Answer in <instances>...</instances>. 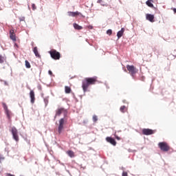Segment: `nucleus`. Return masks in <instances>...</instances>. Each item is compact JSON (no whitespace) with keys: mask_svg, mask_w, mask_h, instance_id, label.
Masks as SVG:
<instances>
[{"mask_svg":"<svg viewBox=\"0 0 176 176\" xmlns=\"http://www.w3.org/2000/svg\"><path fill=\"white\" fill-rule=\"evenodd\" d=\"M64 112H66V110L65 109L63 108V107H60V108H58V109H56V115H55V118H57V116H60L61 115V113H64Z\"/></svg>","mask_w":176,"mask_h":176,"instance_id":"nucleus-9","label":"nucleus"},{"mask_svg":"<svg viewBox=\"0 0 176 176\" xmlns=\"http://www.w3.org/2000/svg\"><path fill=\"white\" fill-rule=\"evenodd\" d=\"M84 91H86V89H84Z\"/></svg>","mask_w":176,"mask_h":176,"instance_id":"nucleus-38","label":"nucleus"},{"mask_svg":"<svg viewBox=\"0 0 176 176\" xmlns=\"http://www.w3.org/2000/svg\"><path fill=\"white\" fill-rule=\"evenodd\" d=\"M146 19L151 23H155V15L153 14H146Z\"/></svg>","mask_w":176,"mask_h":176,"instance_id":"nucleus-11","label":"nucleus"},{"mask_svg":"<svg viewBox=\"0 0 176 176\" xmlns=\"http://www.w3.org/2000/svg\"><path fill=\"white\" fill-rule=\"evenodd\" d=\"M67 154L68 156H69V157H75V153H74L72 151H67Z\"/></svg>","mask_w":176,"mask_h":176,"instance_id":"nucleus-18","label":"nucleus"},{"mask_svg":"<svg viewBox=\"0 0 176 176\" xmlns=\"http://www.w3.org/2000/svg\"><path fill=\"white\" fill-rule=\"evenodd\" d=\"M33 52H34L36 57H37L38 58H41V54H39V52H38V47H34Z\"/></svg>","mask_w":176,"mask_h":176,"instance_id":"nucleus-16","label":"nucleus"},{"mask_svg":"<svg viewBox=\"0 0 176 176\" xmlns=\"http://www.w3.org/2000/svg\"><path fill=\"white\" fill-rule=\"evenodd\" d=\"M106 141H107V142H109L113 146H116V140H115V139H113V138L107 137Z\"/></svg>","mask_w":176,"mask_h":176,"instance_id":"nucleus-8","label":"nucleus"},{"mask_svg":"<svg viewBox=\"0 0 176 176\" xmlns=\"http://www.w3.org/2000/svg\"><path fill=\"white\" fill-rule=\"evenodd\" d=\"M120 112H122V113H124V112H126L127 111V107H126V106H121L120 108Z\"/></svg>","mask_w":176,"mask_h":176,"instance_id":"nucleus-20","label":"nucleus"},{"mask_svg":"<svg viewBox=\"0 0 176 176\" xmlns=\"http://www.w3.org/2000/svg\"><path fill=\"white\" fill-rule=\"evenodd\" d=\"M2 159H3V158H2L1 157H0V163H1V160H2Z\"/></svg>","mask_w":176,"mask_h":176,"instance_id":"nucleus-37","label":"nucleus"},{"mask_svg":"<svg viewBox=\"0 0 176 176\" xmlns=\"http://www.w3.org/2000/svg\"><path fill=\"white\" fill-rule=\"evenodd\" d=\"M98 83V77L94 76V77H88L85 78L82 80V89H87L89 86H93V85H96Z\"/></svg>","mask_w":176,"mask_h":176,"instance_id":"nucleus-1","label":"nucleus"},{"mask_svg":"<svg viewBox=\"0 0 176 176\" xmlns=\"http://www.w3.org/2000/svg\"><path fill=\"white\" fill-rule=\"evenodd\" d=\"M6 112V115L7 116V118L9 119V120H10L11 118H12V111L7 110Z\"/></svg>","mask_w":176,"mask_h":176,"instance_id":"nucleus-17","label":"nucleus"},{"mask_svg":"<svg viewBox=\"0 0 176 176\" xmlns=\"http://www.w3.org/2000/svg\"><path fill=\"white\" fill-rule=\"evenodd\" d=\"M65 93L69 94V93H71V89H65Z\"/></svg>","mask_w":176,"mask_h":176,"instance_id":"nucleus-26","label":"nucleus"},{"mask_svg":"<svg viewBox=\"0 0 176 176\" xmlns=\"http://www.w3.org/2000/svg\"><path fill=\"white\" fill-rule=\"evenodd\" d=\"M93 120H94V122H97V120H98V118H97V116H93Z\"/></svg>","mask_w":176,"mask_h":176,"instance_id":"nucleus-25","label":"nucleus"},{"mask_svg":"<svg viewBox=\"0 0 176 176\" xmlns=\"http://www.w3.org/2000/svg\"><path fill=\"white\" fill-rule=\"evenodd\" d=\"M30 102L32 104H34V102H35V92L33 90L30 91Z\"/></svg>","mask_w":176,"mask_h":176,"instance_id":"nucleus-13","label":"nucleus"},{"mask_svg":"<svg viewBox=\"0 0 176 176\" xmlns=\"http://www.w3.org/2000/svg\"><path fill=\"white\" fill-rule=\"evenodd\" d=\"M65 118H60L59 120V124L58 126V134H61L63 133V130H64V124H65Z\"/></svg>","mask_w":176,"mask_h":176,"instance_id":"nucleus-4","label":"nucleus"},{"mask_svg":"<svg viewBox=\"0 0 176 176\" xmlns=\"http://www.w3.org/2000/svg\"><path fill=\"white\" fill-rule=\"evenodd\" d=\"M153 2H155V0H147V1H146V5H147L148 8H154Z\"/></svg>","mask_w":176,"mask_h":176,"instance_id":"nucleus-15","label":"nucleus"},{"mask_svg":"<svg viewBox=\"0 0 176 176\" xmlns=\"http://www.w3.org/2000/svg\"><path fill=\"white\" fill-rule=\"evenodd\" d=\"M126 68L131 76H134V75H135L137 72V69L135 68V67H134V65H126Z\"/></svg>","mask_w":176,"mask_h":176,"instance_id":"nucleus-6","label":"nucleus"},{"mask_svg":"<svg viewBox=\"0 0 176 176\" xmlns=\"http://www.w3.org/2000/svg\"><path fill=\"white\" fill-rule=\"evenodd\" d=\"M24 17H22L21 19H20V21H24Z\"/></svg>","mask_w":176,"mask_h":176,"instance_id":"nucleus-33","label":"nucleus"},{"mask_svg":"<svg viewBox=\"0 0 176 176\" xmlns=\"http://www.w3.org/2000/svg\"><path fill=\"white\" fill-rule=\"evenodd\" d=\"M6 176H15L14 175H12V174H10V173H7L6 174Z\"/></svg>","mask_w":176,"mask_h":176,"instance_id":"nucleus-31","label":"nucleus"},{"mask_svg":"<svg viewBox=\"0 0 176 176\" xmlns=\"http://www.w3.org/2000/svg\"><path fill=\"white\" fill-rule=\"evenodd\" d=\"M5 60H6V58L0 55V64H3V63H5Z\"/></svg>","mask_w":176,"mask_h":176,"instance_id":"nucleus-21","label":"nucleus"},{"mask_svg":"<svg viewBox=\"0 0 176 176\" xmlns=\"http://www.w3.org/2000/svg\"><path fill=\"white\" fill-rule=\"evenodd\" d=\"M32 10H36V6L35 4L32 5Z\"/></svg>","mask_w":176,"mask_h":176,"instance_id":"nucleus-27","label":"nucleus"},{"mask_svg":"<svg viewBox=\"0 0 176 176\" xmlns=\"http://www.w3.org/2000/svg\"><path fill=\"white\" fill-rule=\"evenodd\" d=\"M11 133L12 134V138L16 141V142H19V131H17V129L16 127L13 126L11 129Z\"/></svg>","mask_w":176,"mask_h":176,"instance_id":"nucleus-5","label":"nucleus"},{"mask_svg":"<svg viewBox=\"0 0 176 176\" xmlns=\"http://www.w3.org/2000/svg\"><path fill=\"white\" fill-rule=\"evenodd\" d=\"M116 140H118V141H120V137L118 136V135H115Z\"/></svg>","mask_w":176,"mask_h":176,"instance_id":"nucleus-30","label":"nucleus"},{"mask_svg":"<svg viewBox=\"0 0 176 176\" xmlns=\"http://www.w3.org/2000/svg\"><path fill=\"white\" fill-rule=\"evenodd\" d=\"M3 107L4 108L5 112H6V111H9V109H8V105H6L5 103H3Z\"/></svg>","mask_w":176,"mask_h":176,"instance_id":"nucleus-23","label":"nucleus"},{"mask_svg":"<svg viewBox=\"0 0 176 176\" xmlns=\"http://www.w3.org/2000/svg\"><path fill=\"white\" fill-rule=\"evenodd\" d=\"M124 33V28H122L121 30H120L118 33H117V36L118 39H120V38H122V36H123V34Z\"/></svg>","mask_w":176,"mask_h":176,"instance_id":"nucleus-14","label":"nucleus"},{"mask_svg":"<svg viewBox=\"0 0 176 176\" xmlns=\"http://www.w3.org/2000/svg\"><path fill=\"white\" fill-rule=\"evenodd\" d=\"M10 38L14 42H16V41H17V39L16 38V34H14V29H11L10 30Z\"/></svg>","mask_w":176,"mask_h":176,"instance_id":"nucleus-10","label":"nucleus"},{"mask_svg":"<svg viewBox=\"0 0 176 176\" xmlns=\"http://www.w3.org/2000/svg\"><path fill=\"white\" fill-rule=\"evenodd\" d=\"M25 64L26 68H31V64H30V62H28V60H25Z\"/></svg>","mask_w":176,"mask_h":176,"instance_id":"nucleus-22","label":"nucleus"},{"mask_svg":"<svg viewBox=\"0 0 176 176\" xmlns=\"http://www.w3.org/2000/svg\"><path fill=\"white\" fill-rule=\"evenodd\" d=\"M65 89H69V87H65Z\"/></svg>","mask_w":176,"mask_h":176,"instance_id":"nucleus-35","label":"nucleus"},{"mask_svg":"<svg viewBox=\"0 0 176 176\" xmlns=\"http://www.w3.org/2000/svg\"><path fill=\"white\" fill-rule=\"evenodd\" d=\"M68 16L70 17H76V16H82V13L76 12H68Z\"/></svg>","mask_w":176,"mask_h":176,"instance_id":"nucleus-12","label":"nucleus"},{"mask_svg":"<svg viewBox=\"0 0 176 176\" xmlns=\"http://www.w3.org/2000/svg\"><path fill=\"white\" fill-rule=\"evenodd\" d=\"M52 58L54 60H60V52H57L56 50H51L49 52Z\"/></svg>","mask_w":176,"mask_h":176,"instance_id":"nucleus-3","label":"nucleus"},{"mask_svg":"<svg viewBox=\"0 0 176 176\" xmlns=\"http://www.w3.org/2000/svg\"><path fill=\"white\" fill-rule=\"evenodd\" d=\"M73 25H74V28H75V30H83V27L79 25L77 23H74Z\"/></svg>","mask_w":176,"mask_h":176,"instance_id":"nucleus-19","label":"nucleus"},{"mask_svg":"<svg viewBox=\"0 0 176 176\" xmlns=\"http://www.w3.org/2000/svg\"><path fill=\"white\" fill-rule=\"evenodd\" d=\"M107 35H109V36L112 35V30L109 29V30L107 31Z\"/></svg>","mask_w":176,"mask_h":176,"instance_id":"nucleus-24","label":"nucleus"},{"mask_svg":"<svg viewBox=\"0 0 176 176\" xmlns=\"http://www.w3.org/2000/svg\"><path fill=\"white\" fill-rule=\"evenodd\" d=\"M87 28H88V30H93V26L92 25H88V26H87Z\"/></svg>","mask_w":176,"mask_h":176,"instance_id":"nucleus-28","label":"nucleus"},{"mask_svg":"<svg viewBox=\"0 0 176 176\" xmlns=\"http://www.w3.org/2000/svg\"><path fill=\"white\" fill-rule=\"evenodd\" d=\"M158 146L163 152H168L170 151V146L166 142H160Z\"/></svg>","mask_w":176,"mask_h":176,"instance_id":"nucleus-2","label":"nucleus"},{"mask_svg":"<svg viewBox=\"0 0 176 176\" xmlns=\"http://www.w3.org/2000/svg\"><path fill=\"white\" fill-rule=\"evenodd\" d=\"M48 74H50V75H53V72H52V71L50 70L48 72Z\"/></svg>","mask_w":176,"mask_h":176,"instance_id":"nucleus-32","label":"nucleus"},{"mask_svg":"<svg viewBox=\"0 0 176 176\" xmlns=\"http://www.w3.org/2000/svg\"><path fill=\"white\" fill-rule=\"evenodd\" d=\"M126 100H123L124 104H126Z\"/></svg>","mask_w":176,"mask_h":176,"instance_id":"nucleus-36","label":"nucleus"},{"mask_svg":"<svg viewBox=\"0 0 176 176\" xmlns=\"http://www.w3.org/2000/svg\"><path fill=\"white\" fill-rule=\"evenodd\" d=\"M173 12H174L175 13H176V8H174V9H173Z\"/></svg>","mask_w":176,"mask_h":176,"instance_id":"nucleus-34","label":"nucleus"},{"mask_svg":"<svg viewBox=\"0 0 176 176\" xmlns=\"http://www.w3.org/2000/svg\"><path fill=\"white\" fill-rule=\"evenodd\" d=\"M142 133L144 135H152V134L156 133V131L149 129H143Z\"/></svg>","mask_w":176,"mask_h":176,"instance_id":"nucleus-7","label":"nucleus"},{"mask_svg":"<svg viewBox=\"0 0 176 176\" xmlns=\"http://www.w3.org/2000/svg\"><path fill=\"white\" fill-rule=\"evenodd\" d=\"M122 176H129V175L127 174V172H123Z\"/></svg>","mask_w":176,"mask_h":176,"instance_id":"nucleus-29","label":"nucleus"}]
</instances>
